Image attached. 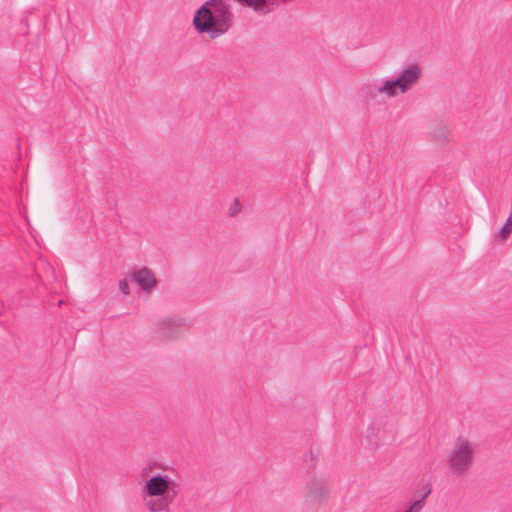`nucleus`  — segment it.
Returning <instances> with one entry per match:
<instances>
[{
    "mask_svg": "<svg viewBox=\"0 0 512 512\" xmlns=\"http://www.w3.org/2000/svg\"><path fill=\"white\" fill-rule=\"evenodd\" d=\"M184 326V320L179 317L164 316L159 318L153 326V333L158 340H175Z\"/></svg>",
    "mask_w": 512,
    "mask_h": 512,
    "instance_id": "5",
    "label": "nucleus"
},
{
    "mask_svg": "<svg viewBox=\"0 0 512 512\" xmlns=\"http://www.w3.org/2000/svg\"><path fill=\"white\" fill-rule=\"evenodd\" d=\"M192 24L199 34H207L210 39L225 35L234 25L230 0H207L195 11Z\"/></svg>",
    "mask_w": 512,
    "mask_h": 512,
    "instance_id": "2",
    "label": "nucleus"
},
{
    "mask_svg": "<svg viewBox=\"0 0 512 512\" xmlns=\"http://www.w3.org/2000/svg\"><path fill=\"white\" fill-rule=\"evenodd\" d=\"M512 233V214L506 220V223L500 229V238L505 240Z\"/></svg>",
    "mask_w": 512,
    "mask_h": 512,
    "instance_id": "11",
    "label": "nucleus"
},
{
    "mask_svg": "<svg viewBox=\"0 0 512 512\" xmlns=\"http://www.w3.org/2000/svg\"><path fill=\"white\" fill-rule=\"evenodd\" d=\"M306 497L310 502L320 503L327 498L328 488L322 477H311L305 485Z\"/></svg>",
    "mask_w": 512,
    "mask_h": 512,
    "instance_id": "6",
    "label": "nucleus"
},
{
    "mask_svg": "<svg viewBox=\"0 0 512 512\" xmlns=\"http://www.w3.org/2000/svg\"><path fill=\"white\" fill-rule=\"evenodd\" d=\"M423 77V67L418 62L403 65L395 76L374 78L364 83L359 95L366 104H379L404 96L417 87Z\"/></svg>",
    "mask_w": 512,
    "mask_h": 512,
    "instance_id": "1",
    "label": "nucleus"
},
{
    "mask_svg": "<svg viewBox=\"0 0 512 512\" xmlns=\"http://www.w3.org/2000/svg\"><path fill=\"white\" fill-rule=\"evenodd\" d=\"M432 140L439 146H444L451 140V133L445 126L436 127L432 133Z\"/></svg>",
    "mask_w": 512,
    "mask_h": 512,
    "instance_id": "10",
    "label": "nucleus"
},
{
    "mask_svg": "<svg viewBox=\"0 0 512 512\" xmlns=\"http://www.w3.org/2000/svg\"><path fill=\"white\" fill-rule=\"evenodd\" d=\"M131 279L147 294L152 293L158 284L155 273L147 267L135 270Z\"/></svg>",
    "mask_w": 512,
    "mask_h": 512,
    "instance_id": "7",
    "label": "nucleus"
},
{
    "mask_svg": "<svg viewBox=\"0 0 512 512\" xmlns=\"http://www.w3.org/2000/svg\"><path fill=\"white\" fill-rule=\"evenodd\" d=\"M240 209H241L240 203H239L238 199H235L230 207L229 215L233 216V215L237 214L240 211Z\"/></svg>",
    "mask_w": 512,
    "mask_h": 512,
    "instance_id": "13",
    "label": "nucleus"
},
{
    "mask_svg": "<svg viewBox=\"0 0 512 512\" xmlns=\"http://www.w3.org/2000/svg\"><path fill=\"white\" fill-rule=\"evenodd\" d=\"M430 493H431L430 486L425 485L424 491H423V497H419V498L413 497L410 500L405 512H422V510L425 506V500L430 495Z\"/></svg>",
    "mask_w": 512,
    "mask_h": 512,
    "instance_id": "9",
    "label": "nucleus"
},
{
    "mask_svg": "<svg viewBox=\"0 0 512 512\" xmlns=\"http://www.w3.org/2000/svg\"><path fill=\"white\" fill-rule=\"evenodd\" d=\"M391 438V431L380 424L371 425L366 433V440L372 450L377 449L381 445L387 444Z\"/></svg>",
    "mask_w": 512,
    "mask_h": 512,
    "instance_id": "8",
    "label": "nucleus"
},
{
    "mask_svg": "<svg viewBox=\"0 0 512 512\" xmlns=\"http://www.w3.org/2000/svg\"><path fill=\"white\" fill-rule=\"evenodd\" d=\"M423 491H424V487L421 489V491L417 492L413 497H416V498L423 497Z\"/></svg>",
    "mask_w": 512,
    "mask_h": 512,
    "instance_id": "14",
    "label": "nucleus"
},
{
    "mask_svg": "<svg viewBox=\"0 0 512 512\" xmlns=\"http://www.w3.org/2000/svg\"><path fill=\"white\" fill-rule=\"evenodd\" d=\"M176 482L168 474L156 473L140 487V498L148 512H168L176 496Z\"/></svg>",
    "mask_w": 512,
    "mask_h": 512,
    "instance_id": "3",
    "label": "nucleus"
},
{
    "mask_svg": "<svg viewBox=\"0 0 512 512\" xmlns=\"http://www.w3.org/2000/svg\"><path fill=\"white\" fill-rule=\"evenodd\" d=\"M475 443L459 437L446 456V464L453 475L462 476L472 467Z\"/></svg>",
    "mask_w": 512,
    "mask_h": 512,
    "instance_id": "4",
    "label": "nucleus"
},
{
    "mask_svg": "<svg viewBox=\"0 0 512 512\" xmlns=\"http://www.w3.org/2000/svg\"><path fill=\"white\" fill-rule=\"evenodd\" d=\"M119 289L124 295L130 294L129 283L125 279L119 281Z\"/></svg>",
    "mask_w": 512,
    "mask_h": 512,
    "instance_id": "12",
    "label": "nucleus"
}]
</instances>
